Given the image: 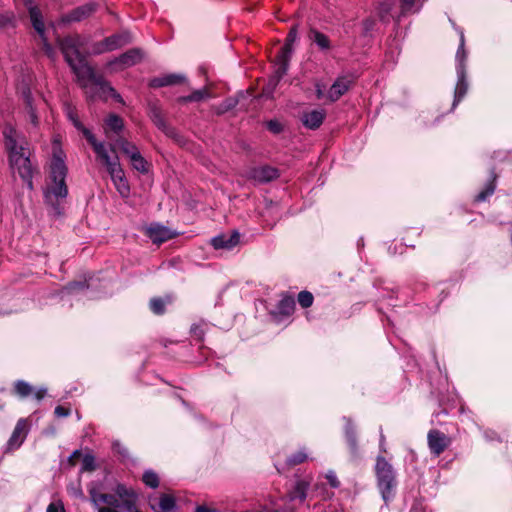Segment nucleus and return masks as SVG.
I'll return each mask as SVG.
<instances>
[{
  "instance_id": "61",
  "label": "nucleus",
  "mask_w": 512,
  "mask_h": 512,
  "mask_svg": "<svg viewBox=\"0 0 512 512\" xmlns=\"http://www.w3.org/2000/svg\"><path fill=\"white\" fill-rule=\"evenodd\" d=\"M3 24L2 18L0 17V26Z\"/></svg>"
},
{
  "instance_id": "6",
  "label": "nucleus",
  "mask_w": 512,
  "mask_h": 512,
  "mask_svg": "<svg viewBox=\"0 0 512 512\" xmlns=\"http://www.w3.org/2000/svg\"><path fill=\"white\" fill-rule=\"evenodd\" d=\"M465 60L466 52L464 49V34L461 32L460 45L456 53V73L458 80L455 87L452 109H454L459 104V102L464 98L468 90Z\"/></svg>"
},
{
  "instance_id": "14",
  "label": "nucleus",
  "mask_w": 512,
  "mask_h": 512,
  "mask_svg": "<svg viewBox=\"0 0 512 512\" xmlns=\"http://www.w3.org/2000/svg\"><path fill=\"white\" fill-rule=\"evenodd\" d=\"M354 81V77L351 75L339 76L330 87L327 98L331 102L337 101L352 87Z\"/></svg>"
},
{
  "instance_id": "59",
  "label": "nucleus",
  "mask_w": 512,
  "mask_h": 512,
  "mask_svg": "<svg viewBox=\"0 0 512 512\" xmlns=\"http://www.w3.org/2000/svg\"><path fill=\"white\" fill-rule=\"evenodd\" d=\"M117 452L120 453L121 455L125 456V453L127 451H126V449H123V450L118 449Z\"/></svg>"
},
{
  "instance_id": "7",
  "label": "nucleus",
  "mask_w": 512,
  "mask_h": 512,
  "mask_svg": "<svg viewBox=\"0 0 512 512\" xmlns=\"http://www.w3.org/2000/svg\"><path fill=\"white\" fill-rule=\"evenodd\" d=\"M298 37V30L296 26L290 28L288 35L285 40V44L278 51L275 58V78L276 82H279L281 78L286 74L289 62L293 53V43Z\"/></svg>"
},
{
  "instance_id": "55",
  "label": "nucleus",
  "mask_w": 512,
  "mask_h": 512,
  "mask_svg": "<svg viewBox=\"0 0 512 512\" xmlns=\"http://www.w3.org/2000/svg\"><path fill=\"white\" fill-rule=\"evenodd\" d=\"M98 512H119L115 507H97Z\"/></svg>"
},
{
  "instance_id": "41",
  "label": "nucleus",
  "mask_w": 512,
  "mask_h": 512,
  "mask_svg": "<svg viewBox=\"0 0 512 512\" xmlns=\"http://www.w3.org/2000/svg\"><path fill=\"white\" fill-rule=\"evenodd\" d=\"M297 300L301 307L308 308L312 306L314 297L311 292L305 290L298 294Z\"/></svg>"
},
{
  "instance_id": "10",
  "label": "nucleus",
  "mask_w": 512,
  "mask_h": 512,
  "mask_svg": "<svg viewBox=\"0 0 512 512\" xmlns=\"http://www.w3.org/2000/svg\"><path fill=\"white\" fill-rule=\"evenodd\" d=\"M427 442L430 452L434 456L442 454L450 445V438L437 429H431L427 435Z\"/></svg>"
},
{
  "instance_id": "21",
  "label": "nucleus",
  "mask_w": 512,
  "mask_h": 512,
  "mask_svg": "<svg viewBox=\"0 0 512 512\" xmlns=\"http://www.w3.org/2000/svg\"><path fill=\"white\" fill-rule=\"evenodd\" d=\"M150 118L152 122L157 126V128L164 132L167 136H175V130L167 124L163 117L161 109L156 105L150 107Z\"/></svg>"
},
{
  "instance_id": "28",
  "label": "nucleus",
  "mask_w": 512,
  "mask_h": 512,
  "mask_svg": "<svg viewBox=\"0 0 512 512\" xmlns=\"http://www.w3.org/2000/svg\"><path fill=\"white\" fill-rule=\"evenodd\" d=\"M295 309V300L292 296H284L277 305L278 313L283 316H290Z\"/></svg>"
},
{
  "instance_id": "19",
  "label": "nucleus",
  "mask_w": 512,
  "mask_h": 512,
  "mask_svg": "<svg viewBox=\"0 0 512 512\" xmlns=\"http://www.w3.org/2000/svg\"><path fill=\"white\" fill-rule=\"evenodd\" d=\"M185 80L184 75L172 73L152 78L149 82V86L152 88H161L183 83Z\"/></svg>"
},
{
  "instance_id": "54",
  "label": "nucleus",
  "mask_w": 512,
  "mask_h": 512,
  "mask_svg": "<svg viewBox=\"0 0 512 512\" xmlns=\"http://www.w3.org/2000/svg\"><path fill=\"white\" fill-rule=\"evenodd\" d=\"M81 456V452L79 450H75L69 457V462L74 465L75 459Z\"/></svg>"
},
{
  "instance_id": "26",
  "label": "nucleus",
  "mask_w": 512,
  "mask_h": 512,
  "mask_svg": "<svg viewBox=\"0 0 512 512\" xmlns=\"http://www.w3.org/2000/svg\"><path fill=\"white\" fill-rule=\"evenodd\" d=\"M309 488V484L304 480H299L295 483V486L292 490H290L287 494V498L289 501L299 500L301 503L307 497V491Z\"/></svg>"
},
{
  "instance_id": "58",
  "label": "nucleus",
  "mask_w": 512,
  "mask_h": 512,
  "mask_svg": "<svg viewBox=\"0 0 512 512\" xmlns=\"http://www.w3.org/2000/svg\"><path fill=\"white\" fill-rule=\"evenodd\" d=\"M73 495L75 497H82L83 496V492L80 488H76V489H73Z\"/></svg>"
},
{
  "instance_id": "24",
  "label": "nucleus",
  "mask_w": 512,
  "mask_h": 512,
  "mask_svg": "<svg viewBox=\"0 0 512 512\" xmlns=\"http://www.w3.org/2000/svg\"><path fill=\"white\" fill-rule=\"evenodd\" d=\"M124 129V121L117 114H110L104 121V132L108 138H112L111 133L119 135Z\"/></svg>"
},
{
  "instance_id": "30",
  "label": "nucleus",
  "mask_w": 512,
  "mask_h": 512,
  "mask_svg": "<svg viewBox=\"0 0 512 512\" xmlns=\"http://www.w3.org/2000/svg\"><path fill=\"white\" fill-rule=\"evenodd\" d=\"M22 94H23V99H24V102L26 105V109H27V112L29 115L30 122L33 124V126H37L38 125V116H37L36 111L32 105L31 92L27 88V89L23 90Z\"/></svg>"
},
{
  "instance_id": "9",
  "label": "nucleus",
  "mask_w": 512,
  "mask_h": 512,
  "mask_svg": "<svg viewBox=\"0 0 512 512\" xmlns=\"http://www.w3.org/2000/svg\"><path fill=\"white\" fill-rule=\"evenodd\" d=\"M66 116L67 118L72 122L74 127L82 132L83 136L87 140V142L92 146L93 150L97 149L98 145L104 144L103 142H100L96 139L94 134L87 129L79 120L77 110L75 107L71 105H67L65 108Z\"/></svg>"
},
{
  "instance_id": "31",
  "label": "nucleus",
  "mask_w": 512,
  "mask_h": 512,
  "mask_svg": "<svg viewBox=\"0 0 512 512\" xmlns=\"http://www.w3.org/2000/svg\"><path fill=\"white\" fill-rule=\"evenodd\" d=\"M171 297L160 298H152L149 303V307L151 311L156 315H162L165 312L166 305L171 303Z\"/></svg>"
},
{
  "instance_id": "44",
  "label": "nucleus",
  "mask_w": 512,
  "mask_h": 512,
  "mask_svg": "<svg viewBox=\"0 0 512 512\" xmlns=\"http://www.w3.org/2000/svg\"><path fill=\"white\" fill-rule=\"evenodd\" d=\"M191 334L197 340L202 341L204 338V329L202 324H193L191 327Z\"/></svg>"
},
{
  "instance_id": "4",
  "label": "nucleus",
  "mask_w": 512,
  "mask_h": 512,
  "mask_svg": "<svg viewBox=\"0 0 512 512\" xmlns=\"http://www.w3.org/2000/svg\"><path fill=\"white\" fill-rule=\"evenodd\" d=\"M94 152L97 160L105 166L118 193L121 197L127 198L130 194V186L120 165L118 156L111 157L105 143L98 145Z\"/></svg>"
},
{
  "instance_id": "22",
  "label": "nucleus",
  "mask_w": 512,
  "mask_h": 512,
  "mask_svg": "<svg viewBox=\"0 0 512 512\" xmlns=\"http://www.w3.org/2000/svg\"><path fill=\"white\" fill-rule=\"evenodd\" d=\"M345 438L346 442L351 454V457L353 459H357L360 456L358 441H357V435H356V429L354 424L348 420L345 425Z\"/></svg>"
},
{
  "instance_id": "49",
  "label": "nucleus",
  "mask_w": 512,
  "mask_h": 512,
  "mask_svg": "<svg viewBox=\"0 0 512 512\" xmlns=\"http://www.w3.org/2000/svg\"><path fill=\"white\" fill-rule=\"evenodd\" d=\"M41 39H42V42H43V50H44L45 54L48 57L52 58L54 56V49H53V47L48 43L45 35L43 37H41Z\"/></svg>"
},
{
  "instance_id": "3",
  "label": "nucleus",
  "mask_w": 512,
  "mask_h": 512,
  "mask_svg": "<svg viewBox=\"0 0 512 512\" xmlns=\"http://www.w3.org/2000/svg\"><path fill=\"white\" fill-rule=\"evenodd\" d=\"M67 167L64 162L61 150L54 151L50 164L49 181L44 190L45 202L52 206L54 211L59 214V202L66 198L68 188L66 185Z\"/></svg>"
},
{
  "instance_id": "33",
  "label": "nucleus",
  "mask_w": 512,
  "mask_h": 512,
  "mask_svg": "<svg viewBox=\"0 0 512 512\" xmlns=\"http://www.w3.org/2000/svg\"><path fill=\"white\" fill-rule=\"evenodd\" d=\"M14 390L19 397L25 398L32 395L34 387L24 380H18L14 383Z\"/></svg>"
},
{
  "instance_id": "23",
  "label": "nucleus",
  "mask_w": 512,
  "mask_h": 512,
  "mask_svg": "<svg viewBox=\"0 0 512 512\" xmlns=\"http://www.w3.org/2000/svg\"><path fill=\"white\" fill-rule=\"evenodd\" d=\"M26 434L27 422L24 419H20L17 422L10 439L8 440V448L16 449L20 447L26 437Z\"/></svg>"
},
{
  "instance_id": "48",
  "label": "nucleus",
  "mask_w": 512,
  "mask_h": 512,
  "mask_svg": "<svg viewBox=\"0 0 512 512\" xmlns=\"http://www.w3.org/2000/svg\"><path fill=\"white\" fill-rule=\"evenodd\" d=\"M46 512H65L64 505L61 501L50 503Z\"/></svg>"
},
{
  "instance_id": "51",
  "label": "nucleus",
  "mask_w": 512,
  "mask_h": 512,
  "mask_svg": "<svg viewBox=\"0 0 512 512\" xmlns=\"http://www.w3.org/2000/svg\"><path fill=\"white\" fill-rule=\"evenodd\" d=\"M390 10H391V5L389 3H382L381 4L380 11H379V15H380L381 20H383V21L386 20V15L389 14Z\"/></svg>"
},
{
  "instance_id": "12",
  "label": "nucleus",
  "mask_w": 512,
  "mask_h": 512,
  "mask_svg": "<svg viewBox=\"0 0 512 512\" xmlns=\"http://www.w3.org/2000/svg\"><path fill=\"white\" fill-rule=\"evenodd\" d=\"M279 176V170L269 165L252 167L247 171V178L257 183H268Z\"/></svg>"
},
{
  "instance_id": "56",
  "label": "nucleus",
  "mask_w": 512,
  "mask_h": 512,
  "mask_svg": "<svg viewBox=\"0 0 512 512\" xmlns=\"http://www.w3.org/2000/svg\"><path fill=\"white\" fill-rule=\"evenodd\" d=\"M316 96L318 99H322L324 97L323 89L319 84L316 85Z\"/></svg>"
},
{
  "instance_id": "18",
  "label": "nucleus",
  "mask_w": 512,
  "mask_h": 512,
  "mask_svg": "<svg viewBox=\"0 0 512 512\" xmlns=\"http://www.w3.org/2000/svg\"><path fill=\"white\" fill-rule=\"evenodd\" d=\"M89 494L95 507H101L100 504L102 503L115 508L120 507V501L114 494L100 493L95 488L90 489Z\"/></svg>"
},
{
  "instance_id": "36",
  "label": "nucleus",
  "mask_w": 512,
  "mask_h": 512,
  "mask_svg": "<svg viewBox=\"0 0 512 512\" xmlns=\"http://www.w3.org/2000/svg\"><path fill=\"white\" fill-rule=\"evenodd\" d=\"M175 498L168 494H162L159 498L160 512H171L175 509Z\"/></svg>"
},
{
  "instance_id": "52",
  "label": "nucleus",
  "mask_w": 512,
  "mask_h": 512,
  "mask_svg": "<svg viewBox=\"0 0 512 512\" xmlns=\"http://www.w3.org/2000/svg\"><path fill=\"white\" fill-rule=\"evenodd\" d=\"M46 394H47V389L44 388V387H41V388H38V389L34 388V392L32 393V395L34 396V398L37 401L42 400L46 396Z\"/></svg>"
},
{
  "instance_id": "57",
  "label": "nucleus",
  "mask_w": 512,
  "mask_h": 512,
  "mask_svg": "<svg viewBox=\"0 0 512 512\" xmlns=\"http://www.w3.org/2000/svg\"><path fill=\"white\" fill-rule=\"evenodd\" d=\"M195 512H215V510L210 509L206 506H197Z\"/></svg>"
},
{
  "instance_id": "47",
  "label": "nucleus",
  "mask_w": 512,
  "mask_h": 512,
  "mask_svg": "<svg viewBox=\"0 0 512 512\" xmlns=\"http://www.w3.org/2000/svg\"><path fill=\"white\" fill-rule=\"evenodd\" d=\"M326 479L331 487L338 488L340 486V482H339L336 474L333 471H329L326 474Z\"/></svg>"
},
{
  "instance_id": "29",
  "label": "nucleus",
  "mask_w": 512,
  "mask_h": 512,
  "mask_svg": "<svg viewBox=\"0 0 512 512\" xmlns=\"http://www.w3.org/2000/svg\"><path fill=\"white\" fill-rule=\"evenodd\" d=\"M211 97L209 91L204 89H199L193 91L190 95L187 96H181L178 98L179 103H188V102H200L205 98Z\"/></svg>"
},
{
  "instance_id": "37",
  "label": "nucleus",
  "mask_w": 512,
  "mask_h": 512,
  "mask_svg": "<svg viewBox=\"0 0 512 512\" xmlns=\"http://www.w3.org/2000/svg\"><path fill=\"white\" fill-rule=\"evenodd\" d=\"M307 459H308V454L303 449V450H300V451L294 453L293 455L289 456L286 460V466L288 468H292L296 465L304 463Z\"/></svg>"
},
{
  "instance_id": "42",
  "label": "nucleus",
  "mask_w": 512,
  "mask_h": 512,
  "mask_svg": "<svg viewBox=\"0 0 512 512\" xmlns=\"http://www.w3.org/2000/svg\"><path fill=\"white\" fill-rule=\"evenodd\" d=\"M96 469L95 458L91 454L84 455L82 459L81 471L92 472Z\"/></svg>"
},
{
  "instance_id": "11",
  "label": "nucleus",
  "mask_w": 512,
  "mask_h": 512,
  "mask_svg": "<svg viewBox=\"0 0 512 512\" xmlns=\"http://www.w3.org/2000/svg\"><path fill=\"white\" fill-rule=\"evenodd\" d=\"M98 8V4L95 2L86 3L84 5L78 6L72 11L61 16L60 21L63 24H69L72 22H80L88 17H90L94 12H96Z\"/></svg>"
},
{
  "instance_id": "38",
  "label": "nucleus",
  "mask_w": 512,
  "mask_h": 512,
  "mask_svg": "<svg viewBox=\"0 0 512 512\" xmlns=\"http://www.w3.org/2000/svg\"><path fill=\"white\" fill-rule=\"evenodd\" d=\"M420 9L418 0H401V14L406 15L418 12Z\"/></svg>"
},
{
  "instance_id": "1",
  "label": "nucleus",
  "mask_w": 512,
  "mask_h": 512,
  "mask_svg": "<svg viewBox=\"0 0 512 512\" xmlns=\"http://www.w3.org/2000/svg\"><path fill=\"white\" fill-rule=\"evenodd\" d=\"M80 37L67 36L59 39L60 50L72 71L76 75L80 85L87 87L90 82L96 89L100 97L111 96L114 99H120V95L113 87L103 78L97 74L94 68L89 65L86 57L79 50Z\"/></svg>"
},
{
  "instance_id": "34",
  "label": "nucleus",
  "mask_w": 512,
  "mask_h": 512,
  "mask_svg": "<svg viewBox=\"0 0 512 512\" xmlns=\"http://www.w3.org/2000/svg\"><path fill=\"white\" fill-rule=\"evenodd\" d=\"M120 502H123L126 499L137 498V494L131 488L126 487L124 484H117L115 487L114 494Z\"/></svg>"
},
{
  "instance_id": "50",
  "label": "nucleus",
  "mask_w": 512,
  "mask_h": 512,
  "mask_svg": "<svg viewBox=\"0 0 512 512\" xmlns=\"http://www.w3.org/2000/svg\"><path fill=\"white\" fill-rule=\"evenodd\" d=\"M54 413L57 417L61 418V417H67L70 415V409L69 408H66L64 406H57L54 410Z\"/></svg>"
},
{
  "instance_id": "53",
  "label": "nucleus",
  "mask_w": 512,
  "mask_h": 512,
  "mask_svg": "<svg viewBox=\"0 0 512 512\" xmlns=\"http://www.w3.org/2000/svg\"><path fill=\"white\" fill-rule=\"evenodd\" d=\"M380 451L383 453H386V446H385V436L383 432H380V444H379Z\"/></svg>"
},
{
  "instance_id": "35",
  "label": "nucleus",
  "mask_w": 512,
  "mask_h": 512,
  "mask_svg": "<svg viewBox=\"0 0 512 512\" xmlns=\"http://www.w3.org/2000/svg\"><path fill=\"white\" fill-rule=\"evenodd\" d=\"M132 167L142 174H146L149 171V163L146 159L139 153L138 155H134L133 158L130 159Z\"/></svg>"
},
{
  "instance_id": "8",
  "label": "nucleus",
  "mask_w": 512,
  "mask_h": 512,
  "mask_svg": "<svg viewBox=\"0 0 512 512\" xmlns=\"http://www.w3.org/2000/svg\"><path fill=\"white\" fill-rule=\"evenodd\" d=\"M131 41L132 38L129 32L116 33L106 37L100 42L95 43L93 45V53L102 54L105 52L114 51L131 43Z\"/></svg>"
},
{
  "instance_id": "27",
  "label": "nucleus",
  "mask_w": 512,
  "mask_h": 512,
  "mask_svg": "<svg viewBox=\"0 0 512 512\" xmlns=\"http://www.w3.org/2000/svg\"><path fill=\"white\" fill-rule=\"evenodd\" d=\"M309 38L320 50L324 51L331 49V41L324 33L316 29H311L309 32Z\"/></svg>"
},
{
  "instance_id": "32",
  "label": "nucleus",
  "mask_w": 512,
  "mask_h": 512,
  "mask_svg": "<svg viewBox=\"0 0 512 512\" xmlns=\"http://www.w3.org/2000/svg\"><path fill=\"white\" fill-rule=\"evenodd\" d=\"M492 179L486 184L485 188L477 194L475 197V200L477 202L485 201L489 196H491L496 188L495 180H496V174L492 171L491 173Z\"/></svg>"
},
{
  "instance_id": "39",
  "label": "nucleus",
  "mask_w": 512,
  "mask_h": 512,
  "mask_svg": "<svg viewBox=\"0 0 512 512\" xmlns=\"http://www.w3.org/2000/svg\"><path fill=\"white\" fill-rule=\"evenodd\" d=\"M144 484L150 488H157L159 485V477L153 470H146L142 476Z\"/></svg>"
},
{
  "instance_id": "45",
  "label": "nucleus",
  "mask_w": 512,
  "mask_h": 512,
  "mask_svg": "<svg viewBox=\"0 0 512 512\" xmlns=\"http://www.w3.org/2000/svg\"><path fill=\"white\" fill-rule=\"evenodd\" d=\"M267 128H268L269 131H271L274 134L280 133L282 131V129H283L281 123L278 122L277 120H270L267 123Z\"/></svg>"
},
{
  "instance_id": "16",
  "label": "nucleus",
  "mask_w": 512,
  "mask_h": 512,
  "mask_svg": "<svg viewBox=\"0 0 512 512\" xmlns=\"http://www.w3.org/2000/svg\"><path fill=\"white\" fill-rule=\"evenodd\" d=\"M325 117L326 113L323 109H315L304 112L301 121L306 128L316 130L322 125Z\"/></svg>"
},
{
  "instance_id": "20",
  "label": "nucleus",
  "mask_w": 512,
  "mask_h": 512,
  "mask_svg": "<svg viewBox=\"0 0 512 512\" xmlns=\"http://www.w3.org/2000/svg\"><path fill=\"white\" fill-rule=\"evenodd\" d=\"M240 241V234L237 231H234L230 235H219L211 240V244L215 249H232L234 248Z\"/></svg>"
},
{
  "instance_id": "13",
  "label": "nucleus",
  "mask_w": 512,
  "mask_h": 512,
  "mask_svg": "<svg viewBox=\"0 0 512 512\" xmlns=\"http://www.w3.org/2000/svg\"><path fill=\"white\" fill-rule=\"evenodd\" d=\"M145 234L154 244L157 245H160L176 236V233L159 223L150 224L145 229Z\"/></svg>"
},
{
  "instance_id": "46",
  "label": "nucleus",
  "mask_w": 512,
  "mask_h": 512,
  "mask_svg": "<svg viewBox=\"0 0 512 512\" xmlns=\"http://www.w3.org/2000/svg\"><path fill=\"white\" fill-rule=\"evenodd\" d=\"M89 284L87 283V281L85 280L84 282H72L70 284H68V286L66 287V289L69 291V292H73L75 290H78V289H84V288H89Z\"/></svg>"
},
{
  "instance_id": "5",
  "label": "nucleus",
  "mask_w": 512,
  "mask_h": 512,
  "mask_svg": "<svg viewBox=\"0 0 512 512\" xmlns=\"http://www.w3.org/2000/svg\"><path fill=\"white\" fill-rule=\"evenodd\" d=\"M377 487L383 500L387 503L394 496L397 486L396 472L385 457L378 455L375 463Z\"/></svg>"
},
{
  "instance_id": "40",
  "label": "nucleus",
  "mask_w": 512,
  "mask_h": 512,
  "mask_svg": "<svg viewBox=\"0 0 512 512\" xmlns=\"http://www.w3.org/2000/svg\"><path fill=\"white\" fill-rule=\"evenodd\" d=\"M237 104H238V100L236 98H232V97L227 98L217 106L216 113L218 115L224 114V113L232 110L233 108H235Z\"/></svg>"
},
{
  "instance_id": "43",
  "label": "nucleus",
  "mask_w": 512,
  "mask_h": 512,
  "mask_svg": "<svg viewBox=\"0 0 512 512\" xmlns=\"http://www.w3.org/2000/svg\"><path fill=\"white\" fill-rule=\"evenodd\" d=\"M137 498L126 499L123 502H120V509L122 512H139L136 506Z\"/></svg>"
},
{
  "instance_id": "25",
  "label": "nucleus",
  "mask_w": 512,
  "mask_h": 512,
  "mask_svg": "<svg viewBox=\"0 0 512 512\" xmlns=\"http://www.w3.org/2000/svg\"><path fill=\"white\" fill-rule=\"evenodd\" d=\"M115 146H117L128 158L129 160L134 157V155H138L140 153L137 146L128 141L127 139L123 137H119L115 140V144H109V150L112 152H115Z\"/></svg>"
},
{
  "instance_id": "17",
  "label": "nucleus",
  "mask_w": 512,
  "mask_h": 512,
  "mask_svg": "<svg viewBox=\"0 0 512 512\" xmlns=\"http://www.w3.org/2000/svg\"><path fill=\"white\" fill-rule=\"evenodd\" d=\"M24 5L29 10V16L32 23L33 28L39 34L40 37L45 35V26L43 22L42 13L37 6L33 5L32 0H23Z\"/></svg>"
},
{
  "instance_id": "60",
  "label": "nucleus",
  "mask_w": 512,
  "mask_h": 512,
  "mask_svg": "<svg viewBox=\"0 0 512 512\" xmlns=\"http://www.w3.org/2000/svg\"><path fill=\"white\" fill-rule=\"evenodd\" d=\"M275 467H276V470H278L280 472V468L277 464L275 465Z\"/></svg>"
},
{
  "instance_id": "15",
  "label": "nucleus",
  "mask_w": 512,
  "mask_h": 512,
  "mask_svg": "<svg viewBox=\"0 0 512 512\" xmlns=\"http://www.w3.org/2000/svg\"><path fill=\"white\" fill-rule=\"evenodd\" d=\"M142 59V52L140 49L133 48L119 57L113 59L108 63L109 66H118L120 69H124L137 64Z\"/></svg>"
},
{
  "instance_id": "2",
  "label": "nucleus",
  "mask_w": 512,
  "mask_h": 512,
  "mask_svg": "<svg viewBox=\"0 0 512 512\" xmlns=\"http://www.w3.org/2000/svg\"><path fill=\"white\" fill-rule=\"evenodd\" d=\"M3 135L13 173H17L30 190L33 189V166L27 140L12 126H6Z\"/></svg>"
}]
</instances>
